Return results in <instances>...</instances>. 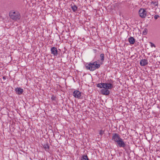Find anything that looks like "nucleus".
<instances>
[{"mask_svg":"<svg viewBox=\"0 0 160 160\" xmlns=\"http://www.w3.org/2000/svg\"><path fill=\"white\" fill-rule=\"evenodd\" d=\"M61 22L63 23V22Z\"/></svg>","mask_w":160,"mask_h":160,"instance_id":"nucleus-26","label":"nucleus"},{"mask_svg":"<svg viewBox=\"0 0 160 160\" xmlns=\"http://www.w3.org/2000/svg\"><path fill=\"white\" fill-rule=\"evenodd\" d=\"M153 17L155 19H157L159 17V16L158 15H155Z\"/></svg>","mask_w":160,"mask_h":160,"instance_id":"nucleus-17","label":"nucleus"},{"mask_svg":"<svg viewBox=\"0 0 160 160\" xmlns=\"http://www.w3.org/2000/svg\"><path fill=\"white\" fill-rule=\"evenodd\" d=\"M128 41L130 44H133L135 42V39L133 37H130L128 39Z\"/></svg>","mask_w":160,"mask_h":160,"instance_id":"nucleus-10","label":"nucleus"},{"mask_svg":"<svg viewBox=\"0 0 160 160\" xmlns=\"http://www.w3.org/2000/svg\"><path fill=\"white\" fill-rule=\"evenodd\" d=\"M143 57H144V56H145V55H144V54H143Z\"/></svg>","mask_w":160,"mask_h":160,"instance_id":"nucleus-27","label":"nucleus"},{"mask_svg":"<svg viewBox=\"0 0 160 160\" xmlns=\"http://www.w3.org/2000/svg\"><path fill=\"white\" fill-rule=\"evenodd\" d=\"M104 130H101L99 134L101 136L104 133Z\"/></svg>","mask_w":160,"mask_h":160,"instance_id":"nucleus-18","label":"nucleus"},{"mask_svg":"<svg viewBox=\"0 0 160 160\" xmlns=\"http://www.w3.org/2000/svg\"><path fill=\"white\" fill-rule=\"evenodd\" d=\"M73 96L75 98H79L81 96V92L78 90L74 91L73 93Z\"/></svg>","mask_w":160,"mask_h":160,"instance_id":"nucleus-7","label":"nucleus"},{"mask_svg":"<svg viewBox=\"0 0 160 160\" xmlns=\"http://www.w3.org/2000/svg\"><path fill=\"white\" fill-rule=\"evenodd\" d=\"M81 160H88V158L87 155H84L81 158Z\"/></svg>","mask_w":160,"mask_h":160,"instance_id":"nucleus-14","label":"nucleus"},{"mask_svg":"<svg viewBox=\"0 0 160 160\" xmlns=\"http://www.w3.org/2000/svg\"><path fill=\"white\" fill-rule=\"evenodd\" d=\"M95 65L94 66V68H95V69L96 68H99L100 66V65L99 64H98V62H97L96 61Z\"/></svg>","mask_w":160,"mask_h":160,"instance_id":"nucleus-15","label":"nucleus"},{"mask_svg":"<svg viewBox=\"0 0 160 160\" xmlns=\"http://www.w3.org/2000/svg\"><path fill=\"white\" fill-rule=\"evenodd\" d=\"M43 148L46 151H48L49 149V146L48 144H45L43 146Z\"/></svg>","mask_w":160,"mask_h":160,"instance_id":"nucleus-13","label":"nucleus"},{"mask_svg":"<svg viewBox=\"0 0 160 160\" xmlns=\"http://www.w3.org/2000/svg\"><path fill=\"white\" fill-rule=\"evenodd\" d=\"M113 81L111 79L108 81L107 83H98L97 87L103 89L101 90V93L103 95H108L110 93V91L108 89H111L113 87L112 83Z\"/></svg>","mask_w":160,"mask_h":160,"instance_id":"nucleus-1","label":"nucleus"},{"mask_svg":"<svg viewBox=\"0 0 160 160\" xmlns=\"http://www.w3.org/2000/svg\"><path fill=\"white\" fill-rule=\"evenodd\" d=\"M150 46L151 47H155V46L153 43L151 42H150Z\"/></svg>","mask_w":160,"mask_h":160,"instance_id":"nucleus-19","label":"nucleus"},{"mask_svg":"<svg viewBox=\"0 0 160 160\" xmlns=\"http://www.w3.org/2000/svg\"><path fill=\"white\" fill-rule=\"evenodd\" d=\"M9 15L12 20H19L21 16L19 12L17 11L11 10L10 11Z\"/></svg>","mask_w":160,"mask_h":160,"instance_id":"nucleus-3","label":"nucleus"},{"mask_svg":"<svg viewBox=\"0 0 160 160\" xmlns=\"http://www.w3.org/2000/svg\"><path fill=\"white\" fill-rule=\"evenodd\" d=\"M71 7L73 11V12H76L77 11L78 9L77 7L75 5H72L71 4Z\"/></svg>","mask_w":160,"mask_h":160,"instance_id":"nucleus-12","label":"nucleus"},{"mask_svg":"<svg viewBox=\"0 0 160 160\" xmlns=\"http://www.w3.org/2000/svg\"><path fill=\"white\" fill-rule=\"evenodd\" d=\"M112 140L115 141L117 145L119 147L124 148L126 146V144L123 142L122 139L120 138V136L117 133L112 134Z\"/></svg>","mask_w":160,"mask_h":160,"instance_id":"nucleus-2","label":"nucleus"},{"mask_svg":"<svg viewBox=\"0 0 160 160\" xmlns=\"http://www.w3.org/2000/svg\"><path fill=\"white\" fill-rule=\"evenodd\" d=\"M138 14L140 16V9H139L138 11Z\"/></svg>","mask_w":160,"mask_h":160,"instance_id":"nucleus-24","label":"nucleus"},{"mask_svg":"<svg viewBox=\"0 0 160 160\" xmlns=\"http://www.w3.org/2000/svg\"><path fill=\"white\" fill-rule=\"evenodd\" d=\"M52 100H54V98H53L52 97Z\"/></svg>","mask_w":160,"mask_h":160,"instance_id":"nucleus-25","label":"nucleus"},{"mask_svg":"<svg viewBox=\"0 0 160 160\" xmlns=\"http://www.w3.org/2000/svg\"><path fill=\"white\" fill-rule=\"evenodd\" d=\"M148 64V62L147 59H143L141 60V65L145 66Z\"/></svg>","mask_w":160,"mask_h":160,"instance_id":"nucleus-9","label":"nucleus"},{"mask_svg":"<svg viewBox=\"0 0 160 160\" xmlns=\"http://www.w3.org/2000/svg\"><path fill=\"white\" fill-rule=\"evenodd\" d=\"M15 90L16 93L19 95L21 94L23 92V90L22 89H21L20 88H16Z\"/></svg>","mask_w":160,"mask_h":160,"instance_id":"nucleus-8","label":"nucleus"},{"mask_svg":"<svg viewBox=\"0 0 160 160\" xmlns=\"http://www.w3.org/2000/svg\"><path fill=\"white\" fill-rule=\"evenodd\" d=\"M119 21V22L121 24H122V22H121V21Z\"/></svg>","mask_w":160,"mask_h":160,"instance_id":"nucleus-22","label":"nucleus"},{"mask_svg":"<svg viewBox=\"0 0 160 160\" xmlns=\"http://www.w3.org/2000/svg\"><path fill=\"white\" fill-rule=\"evenodd\" d=\"M154 4L155 6H158V2H155L154 3Z\"/></svg>","mask_w":160,"mask_h":160,"instance_id":"nucleus-21","label":"nucleus"},{"mask_svg":"<svg viewBox=\"0 0 160 160\" xmlns=\"http://www.w3.org/2000/svg\"><path fill=\"white\" fill-rule=\"evenodd\" d=\"M51 54L54 56H57L58 54V50L57 48L55 47H53L51 48Z\"/></svg>","mask_w":160,"mask_h":160,"instance_id":"nucleus-6","label":"nucleus"},{"mask_svg":"<svg viewBox=\"0 0 160 160\" xmlns=\"http://www.w3.org/2000/svg\"><path fill=\"white\" fill-rule=\"evenodd\" d=\"M100 63L101 64H103V62L104 59V55L103 53H102L100 55Z\"/></svg>","mask_w":160,"mask_h":160,"instance_id":"nucleus-11","label":"nucleus"},{"mask_svg":"<svg viewBox=\"0 0 160 160\" xmlns=\"http://www.w3.org/2000/svg\"><path fill=\"white\" fill-rule=\"evenodd\" d=\"M3 79L5 80L6 79V77L4 76L3 77Z\"/></svg>","mask_w":160,"mask_h":160,"instance_id":"nucleus-23","label":"nucleus"},{"mask_svg":"<svg viewBox=\"0 0 160 160\" xmlns=\"http://www.w3.org/2000/svg\"><path fill=\"white\" fill-rule=\"evenodd\" d=\"M147 11L141 8V18H145L148 16Z\"/></svg>","mask_w":160,"mask_h":160,"instance_id":"nucleus-5","label":"nucleus"},{"mask_svg":"<svg viewBox=\"0 0 160 160\" xmlns=\"http://www.w3.org/2000/svg\"><path fill=\"white\" fill-rule=\"evenodd\" d=\"M82 21H83L84 22V23L86 22H87V21H84V20H83V21H79V22L80 23H83V22Z\"/></svg>","mask_w":160,"mask_h":160,"instance_id":"nucleus-20","label":"nucleus"},{"mask_svg":"<svg viewBox=\"0 0 160 160\" xmlns=\"http://www.w3.org/2000/svg\"><path fill=\"white\" fill-rule=\"evenodd\" d=\"M95 62H90L89 63H87L85 65V67L87 69H89L91 71H93L95 70V68H94Z\"/></svg>","mask_w":160,"mask_h":160,"instance_id":"nucleus-4","label":"nucleus"},{"mask_svg":"<svg viewBox=\"0 0 160 160\" xmlns=\"http://www.w3.org/2000/svg\"><path fill=\"white\" fill-rule=\"evenodd\" d=\"M148 32V30L146 28H145L142 32V34L143 35H146Z\"/></svg>","mask_w":160,"mask_h":160,"instance_id":"nucleus-16","label":"nucleus"}]
</instances>
